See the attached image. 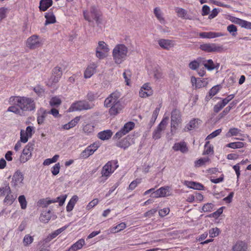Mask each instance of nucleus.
I'll list each match as a JSON object with an SVG mask.
<instances>
[{
    "label": "nucleus",
    "mask_w": 251,
    "mask_h": 251,
    "mask_svg": "<svg viewBox=\"0 0 251 251\" xmlns=\"http://www.w3.org/2000/svg\"><path fill=\"white\" fill-rule=\"evenodd\" d=\"M9 103L11 105H16L22 112L30 111L35 108V104L32 99L25 97L12 96L9 98Z\"/></svg>",
    "instance_id": "nucleus-1"
},
{
    "label": "nucleus",
    "mask_w": 251,
    "mask_h": 251,
    "mask_svg": "<svg viewBox=\"0 0 251 251\" xmlns=\"http://www.w3.org/2000/svg\"><path fill=\"white\" fill-rule=\"evenodd\" d=\"M128 49L124 44H118L114 48L112 56L114 62L117 64L122 63L126 58Z\"/></svg>",
    "instance_id": "nucleus-2"
},
{
    "label": "nucleus",
    "mask_w": 251,
    "mask_h": 251,
    "mask_svg": "<svg viewBox=\"0 0 251 251\" xmlns=\"http://www.w3.org/2000/svg\"><path fill=\"white\" fill-rule=\"evenodd\" d=\"M84 18L86 20L90 22L92 21V19L95 20L97 25H99L101 23L100 18L101 13L97 8L95 6H92L90 8V15L87 11L83 12Z\"/></svg>",
    "instance_id": "nucleus-3"
},
{
    "label": "nucleus",
    "mask_w": 251,
    "mask_h": 251,
    "mask_svg": "<svg viewBox=\"0 0 251 251\" xmlns=\"http://www.w3.org/2000/svg\"><path fill=\"white\" fill-rule=\"evenodd\" d=\"M94 105L90 104L86 100H78L73 103L69 108V112L91 109Z\"/></svg>",
    "instance_id": "nucleus-4"
},
{
    "label": "nucleus",
    "mask_w": 251,
    "mask_h": 251,
    "mask_svg": "<svg viewBox=\"0 0 251 251\" xmlns=\"http://www.w3.org/2000/svg\"><path fill=\"white\" fill-rule=\"evenodd\" d=\"M200 48L203 51L207 52H221L223 51L222 46L217 45L214 43H206L201 45Z\"/></svg>",
    "instance_id": "nucleus-5"
},
{
    "label": "nucleus",
    "mask_w": 251,
    "mask_h": 251,
    "mask_svg": "<svg viewBox=\"0 0 251 251\" xmlns=\"http://www.w3.org/2000/svg\"><path fill=\"white\" fill-rule=\"evenodd\" d=\"M181 122L180 111L177 109H174L171 113V132L176 130Z\"/></svg>",
    "instance_id": "nucleus-6"
},
{
    "label": "nucleus",
    "mask_w": 251,
    "mask_h": 251,
    "mask_svg": "<svg viewBox=\"0 0 251 251\" xmlns=\"http://www.w3.org/2000/svg\"><path fill=\"white\" fill-rule=\"evenodd\" d=\"M33 144L28 143L23 151L22 154L20 157V161L25 163L29 159L31 156V151H33Z\"/></svg>",
    "instance_id": "nucleus-7"
},
{
    "label": "nucleus",
    "mask_w": 251,
    "mask_h": 251,
    "mask_svg": "<svg viewBox=\"0 0 251 251\" xmlns=\"http://www.w3.org/2000/svg\"><path fill=\"white\" fill-rule=\"evenodd\" d=\"M98 148V144L96 143L90 145L81 152L79 157L82 159L88 158L93 154Z\"/></svg>",
    "instance_id": "nucleus-8"
},
{
    "label": "nucleus",
    "mask_w": 251,
    "mask_h": 251,
    "mask_svg": "<svg viewBox=\"0 0 251 251\" xmlns=\"http://www.w3.org/2000/svg\"><path fill=\"white\" fill-rule=\"evenodd\" d=\"M62 75V70L60 67L57 66L53 68L52 75L49 79V83L52 85L58 82Z\"/></svg>",
    "instance_id": "nucleus-9"
},
{
    "label": "nucleus",
    "mask_w": 251,
    "mask_h": 251,
    "mask_svg": "<svg viewBox=\"0 0 251 251\" xmlns=\"http://www.w3.org/2000/svg\"><path fill=\"white\" fill-rule=\"evenodd\" d=\"M41 45L39 37L35 35L29 37L26 41L27 47L32 50L40 47Z\"/></svg>",
    "instance_id": "nucleus-10"
},
{
    "label": "nucleus",
    "mask_w": 251,
    "mask_h": 251,
    "mask_svg": "<svg viewBox=\"0 0 251 251\" xmlns=\"http://www.w3.org/2000/svg\"><path fill=\"white\" fill-rule=\"evenodd\" d=\"M168 120V117H165L162 120L156 129L153 133L152 137L153 139L156 140L160 138L161 131L165 129Z\"/></svg>",
    "instance_id": "nucleus-11"
},
{
    "label": "nucleus",
    "mask_w": 251,
    "mask_h": 251,
    "mask_svg": "<svg viewBox=\"0 0 251 251\" xmlns=\"http://www.w3.org/2000/svg\"><path fill=\"white\" fill-rule=\"evenodd\" d=\"M119 95L118 93L114 92L112 93L104 101V105L106 107H110L111 106L116 104L120 103L119 100Z\"/></svg>",
    "instance_id": "nucleus-12"
},
{
    "label": "nucleus",
    "mask_w": 251,
    "mask_h": 251,
    "mask_svg": "<svg viewBox=\"0 0 251 251\" xmlns=\"http://www.w3.org/2000/svg\"><path fill=\"white\" fill-rule=\"evenodd\" d=\"M23 175L20 171H17L13 176L11 181L12 185L15 188L19 187L23 183Z\"/></svg>",
    "instance_id": "nucleus-13"
},
{
    "label": "nucleus",
    "mask_w": 251,
    "mask_h": 251,
    "mask_svg": "<svg viewBox=\"0 0 251 251\" xmlns=\"http://www.w3.org/2000/svg\"><path fill=\"white\" fill-rule=\"evenodd\" d=\"M157 42L162 49L168 50L175 46V41L169 39H160Z\"/></svg>",
    "instance_id": "nucleus-14"
},
{
    "label": "nucleus",
    "mask_w": 251,
    "mask_h": 251,
    "mask_svg": "<svg viewBox=\"0 0 251 251\" xmlns=\"http://www.w3.org/2000/svg\"><path fill=\"white\" fill-rule=\"evenodd\" d=\"M114 161H108L102 168L101 170L102 176H109L115 170V169H112V165L115 164Z\"/></svg>",
    "instance_id": "nucleus-15"
},
{
    "label": "nucleus",
    "mask_w": 251,
    "mask_h": 251,
    "mask_svg": "<svg viewBox=\"0 0 251 251\" xmlns=\"http://www.w3.org/2000/svg\"><path fill=\"white\" fill-rule=\"evenodd\" d=\"M169 187H162L155 192L151 193V196L153 198H158L169 196Z\"/></svg>",
    "instance_id": "nucleus-16"
},
{
    "label": "nucleus",
    "mask_w": 251,
    "mask_h": 251,
    "mask_svg": "<svg viewBox=\"0 0 251 251\" xmlns=\"http://www.w3.org/2000/svg\"><path fill=\"white\" fill-rule=\"evenodd\" d=\"M152 90L149 86V83L144 84L141 87L139 92L140 96L142 98H146L152 95Z\"/></svg>",
    "instance_id": "nucleus-17"
},
{
    "label": "nucleus",
    "mask_w": 251,
    "mask_h": 251,
    "mask_svg": "<svg viewBox=\"0 0 251 251\" xmlns=\"http://www.w3.org/2000/svg\"><path fill=\"white\" fill-rule=\"evenodd\" d=\"M199 35L201 38L211 39L223 36L224 35V34L221 32H203L200 33Z\"/></svg>",
    "instance_id": "nucleus-18"
},
{
    "label": "nucleus",
    "mask_w": 251,
    "mask_h": 251,
    "mask_svg": "<svg viewBox=\"0 0 251 251\" xmlns=\"http://www.w3.org/2000/svg\"><path fill=\"white\" fill-rule=\"evenodd\" d=\"M97 65L95 63H92L88 66L84 72V76L85 78H90L95 72Z\"/></svg>",
    "instance_id": "nucleus-19"
},
{
    "label": "nucleus",
    "mask_w": 251,
    "mask_h": 251,
    "mask_svg": "<svg viewBox=\"0 0 251 251\" xmlns=\"http://www.w3.org/2000/svg\"><path fill=\"white\" fill-rule=\"evenodd\" d=\"M173 149L176 151H180L182 153L186 152L188 151L186 144L184 142L175 144Z\"/></svg>",
    "instance_id": "nucleus-20"
},
{
    "label": "nucleus",
    "mask_w": 251,
    "mask_h": 251,
    "mask_svg": "<svg viewBox=\"0 0 251 251\" xmlns=\"http://www.w3.org/2000/svg\"><path fill=\"white\" fill-rule=\"evenodd\" d=\"M247 245L243 241H238L232 247V251H247Z\"/></svg>",
    "instance_id": "nucleus-21"
},
{
    "label": "nucleus",
    "mask_w": 251,
    "mask_h": 251,
    "mask_svg": "<svg viewBox=\"0 0 251 251\" xmlns=\"http://www.w3.org/2000/svg\"><path fill=\"white\" fill-rule=\"evenodd\" d=\"M184 184L187 187L194 189L201 190L203 189V186L200 183L185 181Z\"/></svg>",
    "instance_id": "nucleus-22"
},
{
    "label": "nucleus",
    "mask_w": 251,
    "mask_h": 251,
    "mask_svg": "<svg viewBox=\"0 0 251 251\" xmlns=\"http://www.w3.org/2000/svg\"><path fill=\"white\" fill-rule=\"evenodd\" d=\"M52 4V0H41L39 8L40 11H45Z\"/></svg>",
    "instance_id": "nucleus-23"
},
{
    "label": "nucleus",
    "mask_w": 251,
    "mask_h": 251,
    "mask_svg": "<svg viewBox=\"0 0 251 251\" xmlns=\"http://www.w3.org/2000/svg\"><path fill=\"white\" fill-rule=\"evenodd\" d=\"M110 107L109 113L110 115L113 116H115L118 114L123 108L121 103L111 106Z\"/></svg>",
    "instance_id": "nucleus-24"
},
{
    "label": "nucleus",
    "mask_w": 251,
    "mask_h": 251,
    "mask_svg": "<svg viewBox=\"0 0 251 251\" xmlns=\"http://www.w3.org/2000/svg\"><path fill=\"white\" fill-rule=\"evenodd\" d=\"M112 135V132L111 130H106L100 132L98 134V137L102 140H108L111 138Z\"/></svg>",
    "instance_id": "nucleus-25"
},
{
    "label": "nucleus",
    "mask_w": 251,
    "mask_h": 251,
    "mask_svg": "<svg viewBox=\"0 0 251 251\" xmlns=\"http://www.w3.org/2000/svg\"><path fill=\"white\" fill-rule=\"evenodd\" d=\"M85 244V241L83 239H81L77 241L69 249L68 251H76L82 248Z\"/></svg>",
    "instance_id": "nucleus-26"
},
{
    "label": "nucleus",
    "mask_w": 251,
    "mask_h": 251,
    "mask_svg": "<svg viewBox=\"0 0 251 251\" xmlns=\"http://www.w3.org/2000/svg\"><path fill=\"white\" fill-rule=\"evenodd\" d=\"M45 18L46 20L45 25H46L49 24H54L56 22L55 17L52 12L50 11L47 13L45 15Z\"/></svg>",
    "instance_id": "nucleus-27"
},
{
    "label": "nucleus",
    "mask_w": 251,
    "mask_h": 251,
    "mask_svg": "<svg viewBox=\"0 0 251 251\" xmlns=\"http://www.w3.org/2000/svg\"><path fill=\"white\" fill-rule=\"evenodd\" d=\"M78 200V198L76 195L73 196L66 206V210L68 212H70L73 209L74 206Z\"/></svg>",
    "instance_id": "nucleus-28"
},
{
    "label": "nucleus",
    "mask_w": 251,
    "mask_h": 251,
    "mask_svg": "<svg viewBox=\"0 0 251 251\" xmlns=\"http://www.w3.org/2000/svg\"><path fill=\"white\" fill-rule=\"evenodd\" d=\"M50 211H43L40 217V220L41 222L47 223L50 219Z\"/></svg>",
    "instance_id": "nucleus-29"
},
{
    "label": "nucleus",
    "mask_w": 251,
    "mask_h": 251,
    "mask_svg": "<svg viewBox=\"0 0 251 251\" xmlns=\"http://www.w3.org/2000/svg\"><path fill=\"white\" fill-rule=\"evenodd\" d=\"M79 121V117H76L74 119L71 121L68 124L63 126V127L64 129L68 130L76 126Z\"/></svg>",
    "instance_id": "nucleus-30"
},
{
    "label": "nucleus",
    "mask_w": 251,
    "mask_h": 251,
    "mask_svg": "<svg viewBox=\"0 0 251 251\" xmlns=\"http://www.w3.org/2000/svg\"><path fill=\"white\" fill-rule=\"evenodd\" d=\"M11 193L10 188L7 182H6L4 183L3 186L0 187V193L1 196H4L7 194H10Z\"/></svg>",
    "instance_id": "nucleus-31"
},
{
    "label": "nucleus",
    "mask_w": 251,
    "mask_h": 251,
    "mask_svg": "<svg viewBox=\"0 0 251 251\" xmlns=\"http://www.w3.org/2000/svg\"><path fill=\"white\" fill-rule=\"evenodd\" d=\"M219 90V85H216L213 87L209 92V94L208 96H206L205 97V100L208 101L213 96L215 95Z\"/></svg>",
    "instance_id": "nucleus-32"
},
{
    "label": "nucleus",
    "mask_w": 251,
    "mask_h": 251,
    "mask_svg": "<svg viewBox=\"0 0 251 251\" xmlns=\"http://www.w3.org/2000/svg\"><path fill=\"white\" fill-rule=\"evenodd\" d=\"M176 12L177 13L178 17L185 18V19H189L187 17V11L183 8L176 7L175 9Z\"/></svg>",
    "instance_id": "nucleus-33"
},
{
    "label": "nucleus",
    "mask_w": 251,
    "mask_h": 251,
    "mask_svg": "<svg viewBox=\"0 0 251 251\" xmlns=\"http://www.w3.org/2000/svg\"><path fill=\"white\" fill-rule=\"evenodd\" d=\"M18 106L16 105H13L8 107L7 111L11 112L17 114H19L21 116L24 115L23 112L20 108L17 107Z\"/></svg>",
    "instance_id": "nucleus-34"
},
{
    "label": "nucleus",
    "mask_w": 251,
    "mask_h": 251,
    "mask_svg": "<svg viewBox=\"0 0 251 251\" xmlns=\"http://www.w3.org/2000/svg\"><path fill=\"white\" fill-rule=\"evenodd\" d=\"M199 121H200V120L198 119H194L190 121L186 127H187L188 130H191L193 128H196L198 127Z\"/></svg>",
    "instance_id": "nucleus-35"
},
{
    "label": "nucleus",
    "mask_w": 251,
    "mask_h": 251,
    "mask_svg": "<svg viewBox=\"0 0 251 251\" xmlns=\"http://www.w3.org/2000/svg\"><path fill=\"white\" fill-rule=\"evenodd\" d=\"M16 198V196H14L10 194H7L4 200V202L8 205H11L13 203Z\"/></svg>",
    "instance_id": "nucleus-36"
},
{
    "label": "nucleus",
    "mask_w": 251,
    "mask_h": 251,
    "mask_svg": "<svg viewBox=\"0 0 251 251\" xmlns=\"http://www.w3.org/2000/svg\"><path fill=\"white\" fill-rule=\"evenodd\" d=\"M96 49H99V50H102L104 52H108L109 50L108 45L103 41H99L98 43V46Z\"/></svg>",
    "instance_id": "nucleus-37"
},
{
    "label": "nucleus",
    "mask_w": 251,
    "mask_h": 251,
    "mask_svg": "<svg viewBox=\"0 0 251 251\" xmlns=\"http://www.w3.org/2000/svg\"><path fill=\"white\" fill-rule=\"evenodd\" d=\"M227 147L232 149H239L243 147L244 143L241 142H232L226 145Z\"/></svg>",
    "instance_id": "nucleus-38"
},
{
    "label": "nucleus",
    "mask_w": 251,
    "mask_h": 251,
    "mask_svg": "<svg viewBox=\"0 0 251 251\" xmlns=\"http://www.w3.org/2000/svg\"><path fill=\"white\" fill-rule=\"evenodd\" d=\"M203 65L205 68L209 71L213 70L216 67H215V64L212 59H209L205 61V62L203 63Z\"/></svg>",
    "instance_id": "nucleus-39"
},
{
    "label": "nucleus",
    "mask_w": 251,
    "mask_h": 251,
    "mask_svg": "<svg viewBox=\"0 0 251 251\" xmlns=\"http://www.w3.org/2000/svg\"><path fill=\"white\" fill-rule=\"evenodd\" d=\"M134 126V123L132 122H129L126 123L124 127L122 128L126 134L129 131L132 130Z\"/></svg>",
    "instance_id": "nucleus-40"
},
{
    "label": "nucleus",
    "mask_w": 251,
    "mask_h": 251,
    "mask_svg": "<svg viewBox=\"0 0 251 251\" xmlns=\"http://www.w3.org/2000/svg\"><path fill=\"white\" fill-rule=\"evenodd\" d=\"M18 201L20 204L21 208L25 209L27 206V201L24 195H21L18 198Z\"/></svg>",
    "instance_id": "nucleus-41"
},
{
    "label": "nucleus",
    "mask_w": 251,
    "mask_h": 251,
    "mask_svg": "<svg viewBox=\"0 0 251 251\" xmlns=\"http://www.w3.org/2000/svg\"><path fill=\"white\" fill-rule=\"evenodd\" d=\"M154 13L156 17L161 23L164 22V19L162 17V12L159 8L156 7L154 8Z\"/></svg>",
    "instance_id": "nucleus-42"
},
{
    "label": "nucleus",
    "mask_w": 251,
    "mask_h": 251,
    "mask_svg": "<svg viewBox=\"0 0 251 251\" xmlns=\"http://www.w3.org/2000/svg\"><path fill=\"white\" fill-rule=\"evenodd\" d=\"M48 114V112L46 110L42 112V114L39 115L37 117V122L39 125H42L44 123L45 118Z\"/></svg>",
    "instance_id": "nucleus-43"
},
{
    "label": "nucleus",
    "mask_w": 251,
    "mask_h": 251,
    "mask_svg": "<svg viewBox=\"0 0 251 251\" xmlns=\"http://www.w3.org/2000/svg\"><path fill=\"white\" fill-rule=\"evenodd\" d=\"M209 160L208 157L201 158L195 161V166L197 167L201 166L204 165L206 162L209 161Z\"/></svg>",
    "instance_id": "nucleus-44"
},
{
    "label": "nucleus",
    "mask_w": 251,
    "mask_h": 251,
    "mask_svg": "<svg viewBox=\"0 0 251 251\" xmlns=\"http://www.w3.org/2000/svg\"><path fill=\"white\" fill-rule=\"evenodd\" d=\"M227 30L230 33H231L233 36H235L237 34V27L235 25L233 24L227 26Z\"/></svg>",
    "instance_id": "nucleus-45"
},
{
    "label": "nucleus",
    "mask_w": 251,
    "mask_h": 251,
    "mask_svg": "<svg viewBox=\"0 0 251 251\" xmlns=\"http://www.w3.org/2000/svg\"><path fill=\"white\" fill-rule=\"evenodd\" d=\"M61 103V100L60 99L57 97H53L50 101V104L52 106H55L59 105Z\"/></svg>",
    "instance_id": "nucleus-46"
},
{
    "label": "nucleus",
    "mask_w": 251,
    "mask_h": 251,
    "mask_svg": "<svg viewBox=\"0 0 251 251\" xmlns=\"http://www.w3.org/2000/svg\"><path fill=\"white\" fill-rule=\"evenodd\" d=\"M33 241V237L29 235H26L23 240V243L25 246H27L29 244H31Z\"/></svg>",
    "instance_id": "nucleus-47"
},
{
    "label": "nucleus",
    "mask_w": 251,
    "mask_h": 251,
    "mask_svg": "<svg viewBox=\"0 0 251 251\" xmlns=\"http://www.w3.org/2000/svg\"><path fill=\"white\" fill-rule=\"evenodd\" d=\"M240 130L237 128H230L228 133L226 134V136H233L237 135L240 132Z\"/></svg>",
    "instance_id": "nucleus-48"
},
{
    "label": "nucleus",
    "mask_w": 251,
    "mask_h": 251,
    "mask_svg": "<svg viewBox=\"0 0 251 251\" xmlns=\"http://www.w3.org/2000/svg\"><path fill=\"white\" fill-rule=\"evenodd\" d=\"M20 141L23 143H26L28 141L29 136L24 130H21L20 133Z\"/></svg>",
    "instance_id": "nucleus-49"
},
{
    "label": "nucleus",
    "mask_w": 251,
    "mask_h": 251,
    "mask_svg": "<svg viewBox=\"0 0 251 251\" xmlns=\"http://www.w3.org/2000/svg\"><path fill=\"white\" fill-rule=\"evenodd\" d=\"M221 131H222L221 128H219L218 129L215 130L214 131H213V132L210 133L209 135H208L207 136V137L206 138V140L211 139L217 136L221 133Z\"/></svg>",
    "instance_id": "nucleus-50"
},
{
    "label": "nucleus",
    "mask_w": 251,
    "mask_h": 251,
    "mask_svg": "<svg viewBox=\"0 0 251 251\" xmlns=\"http://www.w3.org/2000/svg\"><path fill=\"white\" fill-rule=\"evenodd\" d=\"M94 126L90 124L86 125L83 128L84 132L87 133H91L94 131Z\"/></svg>",
    "instance_id": "nucleus-51"
},
{
    "label": "nucleus",
    "mask_w": 251,
    "mask_h": 251,
    "mask_svg": "<svg viewBox=\"0 0 251 251\" xmlns=\"http://www.w3.org/2000/svg\"><path fill=\"white\" fill-rule=\"evenodd\" d=\"M123 76L125 79V81L126 82V84L127 85H129V80H130V76H131V72L129 70H126L124 73H123Z\"/></svg>",
    "instance_id": "nucleus-52"
},
{
    "label": "nucleus",
    "mask_w": 251,
    "mask_h": 251,
    "mask_svg": "<svg viewBox=\"0 0 251 251\" xmlns=\"http://www.w3.org/2000/svg\"><path fill=\"white\" fill-rule=\"evenodd\" d=\"M219 229L217 227L212 228L209 231L210 237L213 238L217 236L219 234Z\"/></svg>",
    "instance_id": "nucleus-53"
},
{
    "label": "nucleus",
    "mask_w": 251,
    "mask_h": 251,
    "mask_svg": "<svg viewBox=\"0 0 251 251\" xmlns=\"http://www.w3.org/2000/svg\"><path fill=\"white\" fill-rule=\"evenodd\" d=\"M106 52H104L102 50H99V49H96V55L100 59H103L105 57V53Z\"/></svg>",
    "instance_id": "nucleus-54"
},
{
    "label": "nucleus",
    "mask_w": 251,
    "mask_h": 251,
    "mask_svg": "<svg viewBox=\"0 0 251 251\" xmlns=\"http://www.w3.org/2000/svg\"><path fill=\"white\" fill-rule=\"evenodd\" d=\"M209 142H206L204 146L205 150L203 151V154H208L211 152H213V148L212 147H208Z\"/></svg>",
    "instance_id": "nucleus-55"
},
{
    "label": "nucleus",
    "mask_w": 251,
    "mask_h": 251,
    "mask_svg": "<svg viewBox=\"0 0 251 251\" xmlns=\"http://www.w3.org/2000/svg\"><path fill=\"white\" fill-rule=\"evenodd\" d=\"M141 179H136V180H133L129 184L128 189L131 190L134 189L137 186V184L141 183Z\"/></svg>",
    "instance_id": "nucleus-56"
},
{
    "label": "nucleus",
    "mask_w": 251,
    "mask_h": 251,
    "mask_svg": "<svg viewBox=\"0 0 251 251\" xmlns=\"http://www.w3.org/2000/svg\"><path fill=\"white\" fill-rule=\"evenodd\" d=\"M213 207V205L211 203H207L203 206L202 210L203 212H210L211 211Z\"/></svg>",
    "instance_id": "nucleus-57"
},
{
    "label": "nucleus",
    "mask_w": 251,
    "mask_h": 251,
    "mask_svg": "<svg viewBox=\"0 0 251 251\" xmlns=\"http://www.w3.org/2000/svg\"><path fill=\"white\" fill-rule=\"evenodd\" d=\"M60 168V165L59 163H57L52 167V170L51 171V173L53 175L56 176L59 173V170Z\"/></svg>",
    "instance_id": "nucleus-58"
},
{
    "label": "nucleus",
    "mask_w": 251,
    "mask_h": 251,
    "mask_svg": "<svg viewBox=\"0 0 251 251\" xmlns=\"http://www.w3.org/2000/svg\"><path fill=\"white\" fill-rule=\"evenodd\" d=\"M199 63L197 60H194L193 61H191L189 64V67L193 70H196L199 68Z\"/></svg>",
    "instance_id": "nucleus-59"
},
{
    "label": "nucleus",
    "mask_w": 251,
    "mask_h": 251,
    "mask_svg": "<svg viewBox=\"0 0 251 251\" xmlns=\"http://www.w3.org/2000/svg\"><path fill=\"white\" fill-rule=\"evenodd\" d=\"M99 202V200L98 199H95L91 201H90L88 205H87L86 208L88 210L91 209L94 207L95 206L98 204Z\"/></svg>",
    "instance_id": "nucleus-60"
},
{
    "label": "nucleus",
    "mask_w": 251,
    "mask_h": 251,
    "mask_svg": "<svg viewBox=\"0 0 251 251\" xmlns=\"http://www.w3.org/2000/svg\"><path fill=\"white\" fill-rule=\"evenodd\" d=\"M67 228V226H65L61 228H60L59 229H58L57 230H56L55 231H54L51 235V237L52 238H55L56 236H57L58 234L61 233L62 231L65 230L66 228Z\"/></svg>",
    "instance_id": "nucleus-61"
},
{
    "label": "nucleus",
    "mask_w": 251,
    "mask_h": 251,
    "mask_svg": "<svg viewBox=\"0 0 251 251\" xmlns=\"http://www.w3.org/2000/svg\"><path fill=\"white\" fill-rule=\"evenodd\" d=\"M234 97V95L231 94L230 95H228L226 98L225 99H224L222 100V103L223 105L225 106L227 103H228L229 101H230L231 100H232Z\"/></svg>",
    "instance_id": "nucleus-62"
},
{
    "label": "nucleus",
    "mask_w": 251,
    "mask_h": 251,
    "mask_svg": "<svg viewBox=\"0 0 251 251\" xmlns=\"http://www.w3.org/2000/svg\"><path fill=\"white\" fill-rule=\"evenodd\" d=\"M240 26L242 27L251 29V23L247 21L243 20Z\"/></svg>",
    "instance_id": "nucleus-63"
},
{
    "label": "nucleus",
    "mask_w": 251,
    "mask_h": 251,
    "mask_svg": "<svg viewBox=\"0 0 251 251\" xmlns=\"http://www.w3.org/2000/svg\"><path fill=\"white\" fill-rule=\"evenodd\" d=\"M170 209L169 208H164L159 211V215L160 216L163 217L169 214Z\"/></svg>",
    "instance_id": "nucleus-64"
}]
</instances>
